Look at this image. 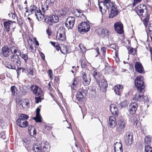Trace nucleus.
Returning <instances> with one entry per match:
<instances>
[{"label": "nucleus", "mask_w": 152, "mask_h": 152, "mask_svg": "<svg viewBox=\"0 0 152 152\" xmlns=\"http://www.w3.org/2000/svg\"><path fill=\"white\" fill-rule=\"evenodd\" d=\"M40 109L38 108L36 109V117L33 118L37 122H41L42 121L41 120L42 118L40 114Z\"/></svg>", "instance_id": "obj_25"}, {"label": "nucleus", "mask_w": 152, "mask_h": 152, "mask_svg": "<svg viewBox=\"0 0 152 152\" xmlns=\"http://www.w3.org/2000/svg\"><path fill=\"white\" fill-rule=\"evenodd\" d=\"M151 137L150 136H146L145 139V145L149 144L151 142Z\"/></svg>", "instance_id": "obj_39"}, {"label": "nucleus", "mask_w": 152, "mask_h": 152, "mask_svg": "<svg viewBox=\"0 0 152 152\" xmlns=\"http://www.w3.org/2000/svg\"><path fill=\"white\" fill-rule=\"evenodd\" d=\"M132 119L134 122V125L135 126L137 127V124H139L140 123L138 121V118H137V116L135 115V116L134 115Z\"/></svg>", "instance_id": "obj_34"}, {"label": "nucleus", "mask_w": 152, "mask_h": 152, "mask_svg": "<svg viewBox=\"0 0 152 152\" xmlns=\"http://www.w3.org/2000/svg\"><path fill=\"white\" fill-rule=\"evenodd\" d=\"M8 15L10 19H15L16 17L15 14L12 13H9Z\"/></svg>", "instance_id": "obj_50"}, {"label": "nucleus", "mask_w": 152, "mask_h": 152, "mask_svg": "<svg viewBox=\"0 0 152 152\" xmlns=\"http://www.w3.org/2000/svg\"><path fill=\"white\" fill-rule=\"evenodd\" d=\"M30 88L32 92L35 96H38L42 94V91L38 86L36 85H33Z\"/></svg>", "instance_id": "obj_13"}, {"label": "nucleus", "mask_w": 152, "mask_h": 152, "mask_svg": "<svg viewBox=\"0 0 152 152\" xmlns=\"http://www.w3.org/2000/svg\"><path fill=\"white\" fill-rule=\"evenodd\" d=\"M134 66H142L140 62H137L135 64Z\"/></svg>", "instance_id": "obj_57"}, {"label": "nucleus", "mask_w": 152, "mask_h": 152, "mask_svg": "<svg viewBox=\"0 0 152 152\" xmlns=\"http://www.w3.org/2000/svg\"><path fill=\"white\" fill-rule=\"evenodd\" d=\"M145 149V152H152V148L149 145H146Z\"/></svg>", "instance_id": "obj_41"}, {"label": "nucleus", "mask_w": 152, "mask_h": 152, "mask_svg": "<svg viewBox=\"0 0 152 152\" xmlns=\"http://www.w3.org/2000/svg\"><path fill=\"white\" fill-rule=\"evenodd\" d=\"M82 77V81L83 84L85 86L88 85L91 82V79L90 76L89 75H87L85 73H83Z\"/></svg>", "instance_id": "obj_14"}, {"label": "nucleus", "mask_w": 152, "mask_h": 152, "mask_svg": "<svg viewBox=\"0 0 152 152\" xmlns=\"http://www.w3.org/2000/svg\"><path fill=\"white\" fill-rule=\"evenodd\" d=\"M53 20V23H57L59 20L58 16L56 15H53L51 16Z\"/></svg>", "instance_id": "obj_40"}, {"label": "nucleus", "mask_w": 152, "mask_h": 152, "mask_svg": "<svg viewBox=\"0 0 152 152\" xmlns=\"http://www.w3.org/2000/svg\"><path fill=\"white\" fill-rule=\"evenodd\" d=\"M29 74L33 75V68L32 67H31L29 70Z\"/></svg>", "instance_id": "obj_58"}, {"label": "nucleus", "mask_w": 152, "mask_h": 152, "mask_svg": "<svg viewBox=\"0 0 152 152\" xmlns=\"http://www.w3.org/2000/svg\"><path fill=\"white\" fill-rule=\"evenodd\" d=\"M81 66H86V63L85 62L83 61L81 62Z\"/></svg>", "instance_id": "obj_61"}, {"label": "nucleus", "mask_w": 152, "mask_h": 152, "mask_svg": "<svg viewBox=\"0 0 152 152\" xmlns=\"http://www.w3.org/2000/svg\"><path fill=\"white\" fill-rule=\"evenodd\" d=\"M66 14V11L64 10H59L57 12V15L59 17L62 18L64 17Z\"/></svg>", "instance_id": "obj_30"}, {"label": "nucleus", "mask_w": 152, "mask_h": 152, "mask_svg": "<svg viewBox=\"0 0 152 152\" xmlns=\"http://www.w3.org/2000/svg\"><path fill=\"white\" fill-rule=\"evenodd\" d=\"M140 92V94L138 92L136 94L133 98V100L135 101H140L144 99V102L147 103L149 100L148 98L146 96H143V93Z\"/></svg>", "instance_id": "obj_8"}, {"label": "nucleus", "mask_w": 152, "mask_h": 152, "mask_svg": "<svg viewBox=\"0 0 152 152\" xmlns=\"http://www.w3.org/2000/svg\"><path fill=\"white\" fill-rule=\"evenodd\" d=\"M16 90L17 89L15 86H12L11 87V91L13 95H15L17 94L16 92Z\"/></svg>", "instance_id": "obj_42"}, {"label": "nucleus", "mask_w": 152, "mask_h": 152, "mask_svg": "<svg viewBox=\"0 0 152 152\" xmlns=\"http://www.w3.org/2000/svg\"><path fill=\"white\" fill-rule=\"evenodd\" d=\"M23 142L26 144H28L30 143L31 141L30 140H29L27 139H25L23 140Z\"/></svg>", "instance_id": "obj_54"}, {"label": "nucleus", "mask_w": 152, "mask_h": 152, "mask_svg": "<svg viewBox=\"0 0 152 152\" xmlns=\"http://www.w3.org/2000/svg\"><path fill=\"white\" fill-rule=\"evenodd\" d=\"M46 32L49 36H50L51 35L52 33L50 30L49 29H48L46 30Z\"/></svg>", "instance_id": "obj_59"}, {"label": "nucleus", "mask_w": 152, "mask_h": 152, "mask_svg": "<svg viewBox=\"0 0 152 152\" xmlns=\"http://www.w3.org/2000/svg\"><path fill=\"white\" fill-rule=\"evenodd\" d=\"M57 37L58 38V39L62 41H63L65 39L64 34L58 33L57 35Z\"/></svg>", "instance_id": "obj_32"}, {"label": "nucleus", "mask_w": 152, "mask_h": 152, "mask_svg": "<svg viewBox=\"0 0 152 152\" xmlns=\"http://www.w3.org/2000/svg\"><path fill=\"white\" fill-rule=\"evenodd\" d=\"M44 21L46 23L48 24L49 25H52L53 24V20L51 16H44L43 18Z\"/></svg>", "instance_id": "obj_28"}, {"label": "nucleus", "mask_w": 152, "mask_h": 152, "mask_svg": "<svg viewBox=\"0 0 152 152\" xmlns=\"http://www.w3.org/2000/svg\"><path fill=\"white\" fill-rule=\"evenodd\" d=\"M126 105V102L124 101H123L120 103L119 105V107L121 109L123 108Z\"/></svg>", "instance_id": "obj_48"}, {"label": "nucleus", "mask_w": 152, "mask_h": 152, "mask_svg": "<svg viewBox=\"0 0 152 152\" xmlns=\"http://www.w3.org/2000/svg\"><path fill=\"white\" fill-rule=\"evenodd\" d=\"M50 148L48 142L42 141L41 143L34 144L32 149L35 152H46Z\"/></svg>", "instance_id": "obj_2"}, {"label": "nucleus", "mask_w": 152, "mask_h": 152, "mask_svg": "<svg viewBox=\"0 0 152 152\" xmlns=\"http://www.w3.org/2000/svg\"><path fill=\"white\" fill-rule=\"evenodd\" d=\"M117 122L115 116H110L109 118L108 124L109 126L111 128L115 127L116 124Z\"/></svg>", "instance_id": "obj_17"}, {"label": "nucleus", "mask_w": 152, "mask_h": 152, "mask_svg": "<svg viewBox=\"0 0 152 152\" xmlns=\"http://www.w3.org/2000/svg\"><path fill=\"white\" fill-rule=\"evenodd\" d=\"M142 0H134V2L133 4V6H135L137 3L140 2Z\"/></svg>", "instance_id": "obj_56"}, {"label": "nucleus", "mask_w": 152, "mask_h": 152, "mask_svg": "<svg viewBox=\"0 0 152 152\" xmlns=\"http://www.w3.org/2000/svg\"><path fill=\"white\" fill-rule=\"evenodd\" d=\"M49 74L51 78V75H52V71L51 70H49Z\"/></svg>", "instance_id": "obj_64"}, {"label": "nucleus", "mask_w": 152, "mask_h": 152, "mask_svg": "<svg viewBox=\"0 0 152 152\" xmlns=\"http://www.w3.org/2000/svg\"><path fill=\"white\" fill-rule=\"evenodd\" d=\"M123 85L118 84L114 87V92L115 94L118 95H121L122 91Z\"/></svg>", "instance_id": "obj_20"}, {"label": "nucleus", "mask_w": 152, "mask_h": 152, "mask_svg": "<svg viewBox=\"0 0 152 152\" xmlns=\"http://www.w3.org/2000/svg\"><path fill=\"white\" fill-rule=\"evenodd\" d=\"M13 22L10 20H8L5 21L4 23V25L6 29V31L7 32L9 31L10 25Z\"/></svg>", "instance_id": "obj_27"}, {"label": "nucleus", "mask_w": 152, "mask_h": 152, "mask_svg": "<svg viewBox=\"0 0 152 152\" xmlns=\"http://www.w3.org/2000/svg\"><path fill=\"white\" fill-rule=\"evenodd\" d=\"M35 102L36 103H38L39 102H41V97L40 96H39L38 97H35Z\"/></svg>", "instance_id": "obj_52"}, {"label": "nucleus", "mask_w": 152, "mask_h": 152, "mask_svg": "<svg viewBox=\"0 0 152 152\" xmlns=\"http://www.w3.org/2000/svg\"><path fill=\"white\" fill-rule=\"evenodd\" d=\"M5 134V132H1L0 133V138H2L3 140H5L6 138Z\"/></svg>", "instance_id": "obj_51"}, {"label": "nucleus", "mask_w": 152, "mask_h": 152, "mask_svg": "<svg viewBox=\"0 0 152 152\" xmlns=\"http://www.w3.org/2000/svg\"><path fill=\"white\" fill-rule=\"evenodd\" d=\"M75 20V18L73 17L69 16L68 18L65 23V25L68 29H72L73 28Z\"/></svg>", "instance_id": "obj_7"}, {"label": "nucleus", "mask_w": 152, "mask_h": 152, "mask_svg": "<svg viewBox=\"0 0 152 152\" xmlns=\"http://www.w3.org/2000/svg\"><path fill=\"white\" fill-rule=\"evenodd\" d=\"M37 8V7L34 5H31L29 8V11L31 14L35 13L36 10Z\"/></svg>", "instance_id": "obj_36"}, {"label": "nucleus", "mask_w": 152, "mask_h": 152, "mask_svg": "<svg viewBox=\"0 0 152 152\" xmlns=\"http://www.w3.org/2000/svg\"><path fill=\"white\" fill-rule=\"evenodd\" d=\"M136 70L140 73H143L144 72V69L143 67H135Z\"/></svg>", "instance_id": "obj_43"}, {"label": "nucleus", "mask_w": 152, "mask_h": 152, "mask_svg": "<svg viewBox=\"0 0 152 152\" xmlns=\"http://www.w3.org/2000/svg\"><path fill=\"white\" fill-rule=\"evenodd\" d=\"M87 93V92L86 90L83 89V88H80L76 95V99L78 101H82L84 96H86Z\"/></svg>", "instance_id": "obj_9"}, {"label": "nucleus", "mask_w": 152, "mask_h": 152, "mask_svg": "<svg viewBox=\"0 0 152 152\" xmlns=\"http://www.w3.org/2000/svg\"><path fill=\"white\" fill-rule=\"evenodd\" d=\"M128 50L129 54L134 55L136 53V50L135 49H134L132 47H129L128 48Z\"/></svg>", "instance_id": "obj_35"}, {"label": "nucleus", "mask_w": 152, "mask_h": 152, "mask_svg": "<svg viewBox=\"0 0 152 152\" xmlns=\"http://www.w3.org/2000/svg\"><path fill=\"white\" fill-rule=\"evenodd\" d=\"M22 70V72H24V69L23 68H22L21 67L19 68H18V69L17 70V73L18 74V76L19 75V72H20V71Z\"/></svg>", "instance_id": "obj_53"}, {"label": "nucleus", "mask_w": 152, "mask_h": 152, "mask_svg": "<svg viewBox=\"0 0 152 152\" xmlns=\"http://www.w3.org/2000/svg\"><path fill=\"white\" fill-rule=\"evenodd\" d=\"M18 56L16 55H12L10 56L11 61L14 62V64L15 65L14 66H19L20 65L21 61L19 59Z\"/></svg>", "instance_id": "obj_15"}, {"label": "nucleus", "mask_w": 152, "mask_h": 152, "mask_svg": "<svg viewBox=\"0 0 152 152\" xmlns=\"http://www.w3.org/2000/svg\"><path fill=\"white\" fill-rule=\"evenodd\" d=\"M112 4L110 6V7H111V9L110 13L109 15V18H111L117 15L119 12L117 9V6L114 3Z\"/></svg>", "instance_id": "obj_10"}, {"label": "nucleus", "mask_w": 152, "mask_h": 152, "mask_svg": "<svg viewBox=\"0 0 152 152\" xmlns=\"http://www.w3.org/2000/svg\"><path fill=\"white\" fill-rule=\"evenodd\" d=\"M135 10L140 17H145L143 21L144 25L146 27L149 19V15L148 13L146 6L143 4H140L137 6Z\"/></svg>", "instance_id": "obj_1"}, {"label": "nucleus", "mask_w": 152, "mask_h": 152, "mask_svg": "<svg viewBox=\"0 0 152 152\" xmlns=\"http://www.w3.org/2000/svg\"><path fill=\"white\" fill-rule=\"evenodd\" d=\"M56 49L58 51H59V50H61L60 48L59 47L58 45H56Z\"/></svg>", "instance_id": "obj_63"}, {"label": "nucleus", "mask_w": 152, "mask_h": 152, "mask_svg": "<svg viewBox=\"0 0 152 152\" xmlns=\"http://www.w3.org/2000/svg\"><path fill=\"white\" fill-rule=\"evenodd\" d=\"M90 26L87 22H83L80 23L78 26V31L81 34L88 32L90 29Z\"/></svg>", "instance_id": "obj_5"}, {"label": "nucleus", "mask_w": 152, "mask_h": 152, "mask_svg": "<svg viewBox=\"0 0 152 152\" xmlns=\"http://www.w3.org/2000/svg\"><path fill=\"white\" fill-rule=\"evenodd\" d=\"M30 135L31 136H34L36 134V131L34 127H32V129L31 131L29 132Z\"/></svg>", "instance_id": "obj_44"}, {"label": "nucleus", "mask_w": 152, "mask_h": 152, "mask_svg": "<svg viewBox=\"0 0 152 152\" xmlns=\"http://www.w3.org/2000/svg\"><path fill=\"white\" fill-rule=\"evenodd\" d=\"M133 134L132 132H126L124 137V141L127 145H131L132 142Z\"/></svg>", "instance_id": "obj_11"}, {"label": "nucleus", "mask_w": 152, "mask_h": 152, "mask_svg": "<svg viewBox=\"0 0 152 152\" xmlns=\"http://www.w3.org/2000/svg\"><path fill=\"white\" fill-rule=\"evenodd\" d=\"M19 118L22 120H26L28 119V116L26 114H21L19 115Z\"/></svg>", "instance_id": "obj_37"}, {"label": "nucleus", "mask_w": 152, "mask_h": 152, "mask_svg": "<svg viewBox=\"0 0 152 152\" xmlns=\"http://www.w3.org/2000/svg\"><path fill=\"white\" fill-rule=\"evenodd\" d=\"M99 1L98 5L99 10L102 14H105L107 10L110 8L111 5H112L113 2H111V0H102Z\"/></svg>", "instance_id": "obj_3"}, {"label": "nucleus", "mask_w": 152, "mask_h": 152, "mask_svg": "<svg viewBox=\"0 0 152 152\" xmlns=\"http://www.w3.org/2000/svg\"><path fill=\"white\" fill-rule=\"evenodd\" d=\"M115 31L120 34H122L124 32L123 25L121 22H116L114 24Z\"/></svg>", "instance_id": "obj_12"}, {"label": "nucleus", "mask_w": 152, "mask_h": 152, "mask_svg": "<svg viewBox=\"0 0 152 152\" xmlns=\"http://www.w3.org/2000/svg\"><path fill=\"white\" fill-rule=\"evenodd\" d=\"M78 79L77 78H75L71 85V88L74 90H76L78 86Z\"/></svg>", "instance_id": "obj_26"}, {"label": "nucleus", "mask_w": 152, "mask_h": 152, "mask_svg": "<svg viewBox=\"0 0 152 152\" xmlns=\"http://www.w3.org/2000/svg\"><path fill=\"white\" fill-rule=\"evenodd\" d=\"M16 124L20 127L25 128L28 125V123L26 120H22L20 119H18L16 121Z\"/></svg>", "instance_id": "obj_18"}, {"label": "nucleus", "mask_w": 152, "mask_h": 152, "mask_svg": "<svg viewBox=\"0 0 152 152\" xmlns=\"http://www.w3.org/2000/svg\"><path fill=\"white\" fill-rule=\"evenodd\" d=\"M101 85L99 84V86L101 90L104 92H106V88L108 86L107 81L104 80H103L101 81Z\"/></svg>", "instance_id": "obj_23"}, {"label": "nucleus", "mask_w": 152, "mask_h": 152, "mask_svg": "<svg viewBox=\"0 0 152 152\" xmlns=\"http://www.w3.org/2000/svg\"><path fill=\"white\" fill-rule=\"evenodd\" d=\"M143 80V78L142 77L138 76L134 81L135 85L136 86L138 91L140 92H141L145 88Z\"/></svg>", "instance_id": "obj_4"}, {"label": "nucleus", "mask_w": 152, "mask_h": 152, "mask_svg": "<svg viewBox=\"0 0 152 152\" xmlns=\"http://www.w3.org/2000/svg\"><path fill=\"white\" fill-rule=\"evenodd\" d=\"M109 31L106 28H104L102 29L101 31V34L103 36H109Z\"/></svg>", "instance_id": "obj_33"}, {"label": "nucleus", "mask_w": 152, "mask_h": 152, "mask_svg": "<svg viewBox=\"0 0 152 152\" xmlns=\"http://www.w3.org/2000/svg\"><path fill=\"white\" fill-rule=\"evenodd\" d=\"M36 13L35 12V15L36 16L37 18L39 21H40V20H39V17L40 18L43 19L44 17V15H42L41 13V12L40 10H37Z\"/></svg>", "instance_id": "obj_29"}, {"label": "nucleus", "mask_w": 152, "mask_h": 152, "mask_svg": "<svg viewBox=\"0 0 152 152\" xmlns=\"http://www.w3.org/2000/svg\"><path fill=\"white\" fill-rule=\"evenodd\" d=\"M29 100L27 99H23L21 100L22 107L23 108H26L28 106Z\"/></svg>", "instance_id": "obj_31"}, {"label": "nucleus", "mask_w": 152, "mask_h": 152, "mask_svg": "<svg viewBox=\"0 0 152 152\" xmlns=\"http://www.w3.org/2000/svg\"><path fill=\"white\" fill-rule=\"evenodd\" d=\"M75 15L77 17H81L84 16L83 13L78 10H76L75 12Z\"/></svg>", "instance_id": "obj_38"}, {"label": "nucleus", "mask_w": 152, "mask_h": 152, "mask_svg": "<svg viewBox=\"0 0 152 152\" xmlns=\"http://www.w3.org/2000/svg\"><path fill=\"white\" fill-rule=\"evenodd\" d=\"M40 55L42 58L44 60L45 58V56L44 54L42 52H40Z\"/></svg>", "instance_id": "obj_60"}, {"label": "nucleus", "mask_w": 152, "mask_h": 152, "mask_svg": "<svg viewBox=\"0 0 152 152\" xmlns=\"http://www.w3.org/2000/svg\"><path fill=\"white\" fill-rule=\"evenodd\" d=\"M93 76L94 78L96 79L97 78L99 77V73L96 71H94L93 72Z\"/></svg>", "instance_id": "obj_46"}, {"label": "nucleus", "mask_w": 152, "mask_h": 152, "mask_svg": "<svg viewBox=\"0 0 152 152\" xmlns=\"http://www.w3.org/2000/svg\"><path fill=\"white\" fill-rule=\"evenodd\" d=\"M32 127H34L33 126L31 125L30 126H29L28 128V132H29L30 131H31L32 129Z\"/></svg>", "instance_id": "obj_62"}, {"label": "nucleus", "mask_w": 152, "mask_h": 152, "mask_svg": "<svg viewBox=\"0 0 152 152\" xmlns=\"http://www.w3.org/2000/svg\"><path fill=\"white\" fill-rule=\"evenodd\" d=\"M148 30L149 31H152V20L149 22Z\"/></svg>", "instance_id": "obj_55"}, {"label": "nucleus", "mask_w": 152, "mask_h": 152, "mask_svg": "<svg viewBox=\"0 0 152 152\" xmlns=\"http://www.w3.org/2000/svg\"><path fill=\"white\" fill-rule=\"evenodd\" d=\"M1 50L2 54L4 56L7 57L10 55V50L7 46H5L3 47Z\"/></svg>", "instance_id": "obj_24"}, {"label": "nucleus", "mask_w": 152, "mask_h": 152, "mask_svg": "<svg viewBox=\"0 0 152 152\" xmlns=\"http://www.w3.org/2000/svg\"><path fill=\"white\" fill-rule=\"evenodd\" d=\"M115 152H122V145L120 142H116L114 145Z\"/></svg>", "instance_id": "obj_22"}, {"label": "nucleus", "mask_w": 152, "mask_h": 152, "mask_svg": "<svg viewBox=\"0 0 152 152\" xmlns=\"http://www.w3.org/2000/svg\"><path fill=\"white\" fill-rule=\"evenodd\" d=\"M126 123L122 118L120 119L118 123L116 131L118 133L122 134L124 131L126 126Z\"/></svg>", "instance_id": "obj_6"}, {"label": "nucleus", "mask_w": 152, "mask_h": 152, "mask_svg": "<svg viewBox=\"0 0 152 152\" xmlns=\"http://www.w3.org/2000/svg\"><path fill=\"white\" fill-rule=\"evenodd\" d=\"M21 56V58L23 59L26 62L28 59V56L27 53L22 54Z\"/></svg>", "instance_id": "obj_47"}, {"label": "nucleus", "mask_w": 152, "mask_h": 152, "mask_svg": "<svg viewBox=\"0 0 152 152\" xmlns=\"http://www.w3.org/2000/svg\"><path fill=\"white\" fill-rule=\"evenodd\" d=\"M138 106L137 103L134 102V103L131 104L129 105V112L131 114H134L137 110Z\"/></svg>", "instance_id": "obj_16"}, {"label": "nucleus", "mask_w": 152, "mask_h": 152, "mask_svg": "<svg viewBox=\"0 0 152 152\" xmlns=\"http://www.w3.org/2000/svg\"><path fill=\"white\" fill-rule=\"evenodd\" d=\"M110 110L112 114L117 117L118 115V110L117 107L115 104H111L110 106Z\"/></svg>", "instance_id": "obj_21"}, {"label": "nucleus", "mask_w": 152, "mask_h": 152, "mask_svg": "<svg viewBox=\"0 0 152 152\" xmlns=\"http://www.w3.org/2000/svg\"><path fill=\"white\" fill-rule=\"evenodd\" d=\"M10 50L13 54L17 56H20L21 53L19 49L15 45H12L10 47Z\"/></svg>", "instance_id": "obj_19"}, {"label": "nucleus", "mask_w": 152, "mask_h": 152, "mask_svg": "<svg viewBox=\"0 0 152 152\" xmlns=\"http://www.w3.org/2000/svg\"><path fill=\"white\" fill-rule=\"evenodd\" d=\"M79 46L80 50L83 52H84L86 51V48L83 44H80Z\"/></svg>", "instance_id": "obj_49"}, {"label": "nucleus", "mask_w": 152, "mask_h": 152, "mask_svg": "<svg viewBox=\"0 0 152 152\" xmlns=\"http://www.w3.org/2000/svg\"><path fill=\"white\" fill-rule=\"evenodd\" d=\"M48 9V6L46 4H44L42 7V10L43 13H45L46 11Z\"/></svg>", "instance_id": "obj_45"}]
</instances>
